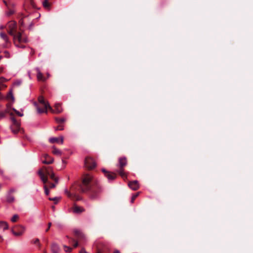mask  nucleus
<instances>
[{"instance_id":"37998d69","label":"nucleus","mask_w":253,"mask_h":253,"mask_svg":"<svg viewBox=\"0 0 253 253\" xmlns=\"http://www.w3.org/2000/svg\"><path fill=\"white\" fill-rule=\"evenodd\" d=\"M65 193L67 194V195H68V197H71V194H70V193L68 192V191L67 189H66L65 190Z\"/></svg>"},{"instance_id":"3c124183","label":"nucleus","mask_w":253,"mask_h":253,"mask_svg":"<svg viewBox=\"0 0 253 253\" xmlns=\"http://www.w3.org/2000/svg\"><path fill=\"white\" fill-rule=\"evenodd\" d=\"M0 173H3V171L1 169H0Z\"/></svg>"},{"instance_id":"864d4df0","label":"nucleus","mask_w":253,"mask_h":253,"mask_svg":"<svg viewBox=\"0 0 253 253\" xmlns=\"http://www.w3.org/2000/svg\"><path fill=\"white\" fill-rule=\"evenodd\" d=\"M0 239H1V240H2V236H0Z\"/></svg>"},{"instance_id":"412c9836","label":"nucleus","mask_w":253,"mask_h":253,"mask_svg":"<svg viewBox=\"0 0 253 253\" xmlns=\"http://www.w3.org/2000/svg\"><path fill=\"white\" fill-rule=\"evenodd\" d=\"M75 233L79 239L84 238V235L80 231H78V230L75 231Z\"/></svg>"},{"instance_id":"a878e982","label":"nucleus","mask_w":253,"mask_h":253,"mask_svg":"<svg viewBox=\"0 0 253 253\" xmlns=\"http://www.w3.org/2000/svg\"><path fill=\"white\" fill-rule=\"evenodd\" d=\"M7 98H10L12 101H14V97L13 95V94H12V91H10L8 93L7 96Z\"/></svg>"},{"instance_id":"de8ad7c7","label":"nucleus","mask_w":253,"mask_h":253,"mask_svg":"<svg viewBox=\"0 0 253 253\" xmlns=\"http://www.w3.org/2000/svg\"><path fill=\"white\" fill-rule=\"evenodd\" d=\"M4 70V68L3 67H0V73H2Z\"/></svg>"},{"instance_id":"e433bc0d","label":"nucleus","mask_w":253,"mask_h":253,"mask_svg":"<svg viewBox=\"0 0 253 253\" xmlns=\"http://www.w3.org/2000/svg\"><path fill=\"white\" fill-rule=\"evenodd\" d=\"M34 244H38L39 246H41V244H40L39 243V239L37 238L34 241Z\"/></svg>"},{"instance_id":"2eb2a0df","label":"nucleus","mask_w":253,"mask_h":253,"mask_svg":"<svg viewBox=\"0 0 253 253\" xmlns=\"http://www.w3.org/2000/svg\"><path fill=\"white\" fill-rule=\"evenodd\" d=\"M84 211L83 208L75 206L73 208V212L76 213H80Z\"/></svg>"},{"instance_id":"8fccbe9b","label":"nucleus","mask_w":253,"mask_h":253,"mask_svg":"<svg viewBox=\"0 0 253 253\" xmlns=\"http://www.w3.org/2000/svg\"><path fill=\"white\" fill-rule=\"evenodd\" d=\"M114 253H120V252L118 250L115 251Z\"/></svg>"},{"instance_id":"c756f323","label":"nucleus","mask_w":253,"mask_h":253,"mask_svg":"<svg viewBox=\"0 0 253 253\" xmlns=\"http://www.w3.org/2000/svg\"><path fill=\"white\" fill-rule=\"evenodd\" d=\"M43 188H44V192H45V194L46 195H49V191L47 187V186L44 185V186H43Z\"/></svg>"},{"instance_id":"a19ab883","label":"nucleus","mask_w":253,"mask_h":253,"mask_svg":"<svg viewBox=\"0 0 253 253\" xmlns=\"http://www.w3.org/2000/svg\"><path fill=\"white\" fill-rule=\"evenodd\" d=\"M3 3L5 4V5L7 7H10V5L9 4H8L5 0H3Z\"/></svg>"},{"instance_id":"f03ea898","label":"nucleus","mask_w":253,"mask_h":253,"mask_svg":"<svg viewBox=\"0 0 253 253\" xmlns=\"http://www.w3.org/2000/svg\"><path fill=\"white\" fill-rule=\"evenodd\" d=\"M38 101L41 105V107L40 106L38 103L36 102L34 103V104L35 106L36 107L37 111L38 113L41 114L44 112L47 113V109H49V110H52V108L49 105V103L44 100V99L43 96H39L38 98Z\"/></svg>"},{"instance_id":"5701e85b","label":"nucleus","mask_w":253,"mask_h":253,"mask_svg":"<svg viewBox=\"0 0 253 253\" xmlns=\"http://www.w3.org/2000/svg\"><path fill=\"white\" fill-rule=\"evenodd\" d=\"M6 200L8 203H12L14 202V198L13 196L9 195L7 196Z\"/></svg>"},{"instance_id":"423d86ee","label":"nucleus","mask_w":253,"mask_h":253,"mask_svg":"<svg viewBox=\"0 0 253 253\" xmlns=\"http://www.w3.org/2000/svg\"><path fill=\"white\" fill-rule=\"evenodd\" d=\"M11 120L12 124L10 126V129L14 134H16L20 130V124L13 117Z\"/></svg>"},{"instance_id":"b1692460","label":"nucleus","mask_w":253,"mask_h":253,"mask_svg":"<svg viewBox=\"0 0 253 253\" xmlns=\"http://www.w3.org/2000/svg\"><path fill=\"white\" fill-rule=\"evenodd\" d=\"M119 173L123 178L126 177V174L125 172L124 171V169H123V168H120V169L119 171Z\"/></svg>"},{"instance_id":"aec40b11","label":"nucleus","mask_w":253,"mask_h":253,"mask_svg":"<svg viewBox=\"0 0 253 253\" xmlns=\"http://www.w3.org/2000/svg\"><path fill=\"white\" fill-rule=\"evenodd\" d=\"M53 151H52V153L54 155L60 156L62 154V152L59 149H57V148H56L55 147H53Z\"/></svg>"},{"instance_id":"a211bd4d","label":"nucleus","mask_w":253,"mask_h":253,"mask_svg":"<svg viewBox=\"0 0 253 253\" xmlns=\"http://www.w3.org/2000/svg\"><path fill=\"white\" fill-rule=\"evenodd\" d=\"M0 228L2 229L3 230L7 229L8 228V225L7 222L3 221H0Z\"/></svg>"},{"instance_id":"6e6552de","label":"nucleus","mask_w":253,"mask_h":253,"mask_svg":"<svg viewBox=\"0 0 253 253\" xmlns=\"http://www.w3.org/2000/svg\"><path fill=\"white\" fill-rule=\"evenodd\" d=\"M0 37L5 42V43L2 45V47L7 48L8 44L10 43L8 36L5 33L1 32L0 33Z\"/></svg>"},{"instance_id":"7ed1b4c3","label":"nucleus","mask_w":253,"mask_h":253,"mask_svg":"<svg viewBox=\"0 0 253 253\" xmlns=\"http://www.w3.org/2000/svg\"><path fill=\"white\" fill-rule=\"evenodd\" d=\"M92 180V176L89 174H85L83 178L82 183L80 188L82 192H85L91 188V182Z\"/></svg>"},{"instance_id":"49530a36","label":"nucleus","mask_w":253,"mask_h":253,"mask_svg":"<svg viewBox=\"0 0 253 253\" xmlns=\"http://www.w3.org/2000/svg\"><path fill=\"white\" fill-rule=\"evenodd\" d=\"M73 246H74V248H76V247H78V242H75Z\"/></svg>"},{"instance_id":"72a5a7b5","label":"nucleus","mask_w":253,"mask_h":253,"mask_svg":"<svg viewBox=\"0 0 253 253\" xmlns=\"http://www.w3.org/2000/svg\"><path fill=\"white\" fill-rule=\"evenodd\" d=\"M5 112H0V120L5 118Z\"/></svg>"},{"instance_id":"9d476101","label":"nucleus","mask_w":253,"mask_h":253,"mask_svg":"<svg viewBox=\"0 0 253 253\" xmlns=\"http://www.w3.org/2000/svg\"><path fill=\"white\" fill-rule=\"evenodd\" d=\"M45 159L42 161V163L44 164H51L53 163L54 160L52 158L50 157L48 154H45L43 155Z\"/></svg>"},{"instance_id":"c85d7f7f","label":"nucleus","mask_w":253,"mask_h":253,"mask_svg":"<svg viewBox=\"0 0 253 253\" xmlns=\"http://www.w3.org/2000/svg\"><path fill=\"white\" fill-rule=\"evenodd\" d=\"M56 121L58 123H62L65 121L64 118H56Z\"/></svg>"},{"instance_id":"1a4fd4ad","label":"nucleus","mask_w":253,"mask_h":253,"mask_svg":"<svg viewBox=\"0 0 253 253\" xmlns=\"http://www.w3.org/2000/svg\"><path fill=\"white\" fill-rule=\"evenodd\" d=\"M128 185L129 188L133 190H136L139 187L138 181L137 180H134L129 182Z\"/></svg>"},{"instance_id":"603ef678","label":"nucleus","mask_w":253,"mask_h":253,"mask_svg":"<svg viewBox=\"0 0 253 253\" xmlns=\"http://www.w3.org/2000/svg\"><path fill=\"white\" fill-rule=\"evenodd\" d=\"M2 58V56H0V60Z\"/></svg>"},{"instance_id":"f257e3e1","label":"nucleus","mask_w":253,"mask_h":253,"mask_svg":"<svg viewBox=\"0 0 253 253\" xmlns=\"http://www.w3.org/2000/svg\"><path fill=\"white\" fill-rule=\"evenodd\" d=\"M13 42L17 47L25 48V45L22 43L28 42V38L23 32H17L12 36Z\"/></svg>"},{"instance_id":"473e14b6","label":"nucleus","mask_w":253,"mask_h":253,"mask_svg":"<svg viewBox=\"0 0 253 253\" xmlns=\"http://www.w3.org/2000/svg\"><path fill=\"white\" fill-rule=\"evenodd\" d=\"M139 193H137L135 195H133L132 196V198H131V203H133L134 200L135 199V198L138 196Z\"/></svg>"},{"instance_id":"f3484780","label":"nucleus","mask_w":253,"mask_h":253,"mask_svg":"<svg viewBox=\"0 0 253 253\" xmlns=\"http://www.w3.org/2000/svg\"><path fill=\"white\" fill-rule=\"evenodd\" d=\"M106 176L107 177L108 181L111 182L116 178V175L115 174L109 172L106 174Z\"/></svg>"},{"instance_id":"c03bdc74","label":"nucleus","mask_w":253,"mask_h":253,"mask_svg":"<svg viewBox=\"0 0 253 253\" xmlns=\"http://www.w3.org/2000/svg\"><path fill=\"white\" fill-rule=\"evenodd\" d=\"M80 253H88L87 252H86V251L84 250V249H82L80 252Z\"/></svg>"},{"instance_id":"6ab92c4d","label":"nucleus","mask_w":253,"mask_h":253,"mask_svg":"<svg viewBox=\"0 0 253 253\" xmlns=\"http://www.w3.org/2000/svg\"><path fill=\"white\" fill-rule=\"evenodd\" d=\"M22 230L21 231H18V232H16L14 230H12V232L13 234L16 236H19L22 235L25 231V229L24 227H22Z\"/></svg>"},{"instance_id":"9b49d317","label":"nucleus","mask_w":253,"mask_h":253,"mask_svg":"<svg viewBox=\"0 0 253 253\" xmlns=\"http://www.w3.org/2000/svg\"><path fill=\"white\" fill-rule=\"evenodd\" d=\"M64 137L63 136H60L59 138L57 137H51L49 139V141L51 143H60L61 144L63 143Z\"/></svg>"},{"instance_id":"dca6fc26","label":"nucleus","mask_w":253,"mask_h":253,"mask_svg":"<svg viewBox=\"0 0 253 253\" xmlns=\"http://www.w3.org/2000/svg\"><path fill=\"white\" fill-rule=\"evenodd\" d=\"M51 251L52 253H59L60 248L56 244L53 243L51 246Z\"/></svg>"},{"instance_id":"f8f14e48","label":"nucleus","mask_w":253,"mask_h":253,"mask_svg":"<svg viewBox=\"0 0 253 253\" xmlns=\"http://www.w3.org/2000/svg\"><path fill=\"white\" fill-rule=\"evenodd\" d=\"M52 113L59 114L62 112V108L60 104L56 103L54 106V109L52 108V110H50Z\"/></svg>"},{"instance_id":"f704fd0d","label":"nucleus","mask_w":253,"mask_h":253,"mask_svg":"<svg viewBox=\"0 0 253 253\" xmlns=\"http://www.w3.org/2000/svg\"><path fill=\"white\" fill-rule=\"evenodd\" d=\"M4 53L5 54V57L6 58H9L10 57V53H9L8 51H4Z\"/></svg>"},{"instance_id":"4c0bfd02","label":"nucleus","mask_w":253,"mask_h":253,"mask_svg":"<svg viewBox=\"0 0 253 253\" xmlns=\"http://www.w3.org/2000/svg\"><path fill=\"white\" fill-rule=\"evenodd\" d=\"M14 11L12 9H11L7 13V14L8 15H10L11 14H12L13 13H14Z\"/></svg>"},{"instance_id":"2f4dec72","label":"nucleus","mask_w":253,"mask_h":253,"mask_svg":"<svg viewBox=\"0 0 253 253\" xmlns=\"http://www.w3.org/2000/svg\"><path fill=\"white\" fill-rule=\"evenodd\" d=\"M13 110L19 116H20V117H22L23 116V113H20V112H19L18 111L16 110L14 108H13Z\"/></svg>"},{"instance_id":"ea45409f","label":"nucleus","mask_w":253,"mask_h":253,"mask_svg":"<svg viewBox=\"0 0 253 253\" xmlns=\"http://www.w3.org/2000/svg\"><path fill=\"white\" fill-rule=\"evenodd\" d=\"M21 84V82L20 81H18L14 83V84L17 85H19Z\"/></svg>"},{"instance_id":"bb28decb","label":"nucleus","mask_w":253,"mask_h":253,"mask_svg":"<svg viewBox=\"0 0 253 253\" xmlns=\"http://www.w3.org/2000/svg\"><path fill=\"white\" fill-rule=\"evenodd\" d=\"M18 218V215L17 214H14L11 218V221L13 222L16 221L17 219Z\"/></svg>"},{"instance_id":"79ce46f5","label":"nucleus","mask_w":253,"mask_h":253,"mask_svg":"<svg viewBox=\"0 0 253 253\" xmlns=\"http://www.w3.org/2000/svg\"><path fill=\"white\" fill-rule=\"evenodd\" d=\"M55 186H56V185H55V184H54V183H51V184H50V188H54Z\"/></svg>"},{"instance_id":"58836bf2","label":"nucleus","mask_w":253,"mask_h":253,"mask_svg":"<svg viewBox=\"0 0 253 253\" xmlns=\"http://www.w3.org/2000/svg\"><path fill=\"white\" fill-rule=\"evenodd\" d=\"M51 226V222L48 223L47 228L45 230L46 232H47L48 231V230L49 229Z\"/></svg>"},{"instance_id":"ddd939ff","label":"nucleus","mask_w":253,"mask_h":253,"mask_svg":"<svg viewBox=\"0 0 253 253\" xmlns=\"http://www.w3.org/2000/svg\"><path fill=\"white\" fill-rule=\"evenodd\" d=\"M36 71H37V78H38V80L39 81H44L46 79L43 76L42 73H41V72L40 71L39 68H37L36 69Z\"/></svg>"},{"instance_id":"5fc2aeb1","label":"nucleus","mask_w":253,"mask_h":253,"mask_svg":"<svg viewBox=\"0 0 253 253\" xmlns=\"http://www.w3.org/2000/svg\"><path fill=\"white\" fill-rule=\"evenodd\" d=\"M0 107H1V106L0 105Z\"/></svg>"},{"instance_id":"0eeeda50","label":"nucleus","mask_w":253,"mask_h":253,"mask_svg":"<svg viewBox=\"0 0 253 253\" xmlns=\"http://www.w3.org/2000/svg\"><path fill=\"white\" fill-rule=\"evenodd\" d=\"M85 167L90 169L94 168L96 166V163L91 158H86L84 161Z\"/></svg>"},{"instance_id":"c9c22d12","label":"nucleus","mask_w":253,"mask_h":253,"mask_svg":"<svg viewBox=\"0 0 253 253\" xmlns=\"http://www.w3.org/2000/svg\"><path fill=\"white\" fill-rule=\"evenodd\" d=\"M63 129H64V127L63 126H59L56 127L55 128V130H63Z\"/></svg>"},{"instance_id":"4468645a","label":"nucleus","mask_w":253,"mask_h":253,"mask_svg":"<svg viewBox=\"0 0 253 253\" xmlns=\"http://www.w3.org/2000/svg\"><path fill=\"white\" fill-rule=\"evenodd\" d=\"M119 164L120 168H123L126 165V158H120L119 160Z\"/></svg>"},{"instance_id":"39448f33","label":"nucleus","mask_w":253,"mask_h":253,"mask_svg":"<svg viewBox=\"0 0 253 253\" xmlns=\"http://www.w3.org/2000/svg\"><path fill=\"white\" fill-rule=\"evenodd\" d=\"M6 27L7 32L10 35L12 36L17 33V24L15 21L9 22L7 24Z\"/></svg>"},{"instance_id":"20e7f679","label":"nucleus","mask_w":253,"mask_h":253,"mask_svg":"<svg viewBox=\"0 0 253 253\" xmlns=\"http://www.w3.org/2000/svg\"><path fill=\"white\" fill-rule=\"evenodd\" d=\"M52 171L53 169L51 167H43L42 169L39 170L38 173L44 184L48 181L47 176L50 174Z\"/></svg>"},{"instance_id":"393cba45","label":"nucleus","mask_w":253,"mask_h":253,"mask_svg":"<svg viewBox=\"0 0 253 253\" xmlns=\"http://www.w3.org/2000/svg\"><path fill=\"white\" fill-rule=\"evenodd\" d=\"M52 179L55 180V182L56 183H57L58 181H57V179L55 177V175H54V173L53 172V171H52L51 172V173H50V174H49L48 175Z\"/></svg>"},{"instance_id":"09e8293b","label":"nucleus","mask_w":253,"mask_h":253,"mask_svg":"<svg viewBox=\"0 0 253 253\" xmlns=\"http://www.w3.org/2000/svg\"><path fill=\"white\" fill-rule=\"evenodd\" d=\"M102 171L104 172L105 173V175L107 173H109L108 172H107L105 169H102Z\"/></svg>"},{"instance_id":"4be33fe9","label":"nucleus","mask_w":253,"mask_h":253,"mask_svg":"<svg viewBox=\"0 0 253 253\" xmlns=\"http://www.w3.org/2000/svg\"><path fill=\"white\" fill-rule=\"evenodd\" d=\"M60 197H55L54 198H49V200L54 201L55 204H57L58 202H59V201L60 200Z\"/></svg>"},{"instance_id":"cd10ccee","label":"nucleus","mask_w":253,"mask_h":253,"mask_svg":"<svg viewBox=\"0 0 253 253\" xmlns=\"http://www.w3.org/2000/svg\"><path fill=\"white\" fill-rule=\"evenodd\" d=\"M47 0H44L43 2H42V4H43V6L45 7V8H48L49 6V3L47 2Z\"/></svg>"},{"instance_id":"7c9ffc66","label":"nucleus","mask_w":253,"mask_h":253,"mask_svg":"<svg viewBox=\"0 0 253 253\" xmlns=\"http://www.w3.org/2000/svg\"><path fill=\"white\" fill-rule=\"evenodd\" d=\"M64 248L66 252H70L72 251V248L69 247L64 246Z\"/></svg>"},{"instance_id":"a18cd8bd","label":"nucleus","mask_w":253,"mask_h":253,"mask_svg":"<svg viewBox=\"0 0 253 253\" xmlns=\"http://www.w3.org/2000/svg\"><path fill=\"white\" fill-rule=\"evenodd\" d=\"M2 112H5V116L6 114L9 113L8 109L7 108V109H5L4 111H2Z\"/></svg>"}]
</instances>
